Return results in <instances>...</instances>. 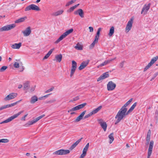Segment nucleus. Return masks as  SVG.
<instances>
[{"mask_svg": "<svg viewBox=\"0 0 158 158\" xmlns=\"http://www.w3.org/2000/svg\"><path fill=\"white\" fill-rule=\"evenodd\" d=\"M127 109H124L121 108L117 113L115 116V118L116 120L115 122V124L119 123L125 116L129 114L128 113Z\"/></svg>", "mask_w": 158, "mask_h": 158, "instance_id": "nucleus-1", "label": "nucleus"}, {"mask_svg": "<svg viewBox=\"0 0 158 158\" xmlns=\"http://www.w3.org/2000/svg\"><path fill=\"white\" fill-rule=\"evenodd\" d=\"M73 29L71 28L65 31L55 41V43L56 44H57L58 43L68 35L72 33L73 32Z\"/></svg>", "mask_w": 158, "mask_h": 158, "instance_id": "nucleus-2", "label": "nucleus"}, {"mask_svg": "<svg viewBox=\"0 0 158 158\" xmlns=\"http://www.w3.org/2000/svg\"><path fill=\"white\" fill-rule=\"evenodd\" d=\"M23 111L22 110L21 111L19 112H18V113L15 114L13 116L10 117L6 120L1 122L0 123L1 124L4 123H6L8 122H9L13 120L14 119H15V118L17 117L19 115H20L22 113H23Z\"/></svg>", "mask_w": 158, "mask_h": 158, "instance_id": "nucleus-3", "label": "nucleus"}, {"mask_svg": "<svg viewBox=\"0 0 158 158\" xmlns=\"http://www.w3.org/2000/svg\"><path fill=\"white\" fill-rule=\"evenodd\" d=\"M31 10L36 11H39L40 10L39 6L35 4H32L27 7L25 8V11H27Z\"/></svg>", "mask_w": 158, "mask_h": 158, "instance_id": "nucleus-4", "label": "nucleus"}, {"mask_svg": "<svg viewBox=\"0 0 158 158\" xmlns=\"http://www.w3.org/2000/svg\"><path fill=\"white\" fill-rule=\"evenodd\" d=\"M17 95L18 94L17 93H11L4 98V100L5 101H10L15 98L17 96Z\"/></svg>", "mask_w": 158, "mask_h": 158, "instance_id": "nucleus-5", "label": "nucleus"}, {"mask_svg": "<svg viewBox=\"0 0 158 158\" xmlns=\"http://www.w3.org/2000/svg\"><path fill=\"white\" fill-rule=\"evenodd\" d=\"M15 26V25L14 24L3 26L0 28V32L9 30L14 28Z\"/></svg>", "mask_w": 158, "mask_h": 158, "instance_id": "nucleus-6", "label": "nucleus"}, {"mask_svg": "<svg viewBox=\"0 0 158 158\" xmlns=\"http://www.w3.org/2000/svg\"><path fill=\"white\" fill-rule=\"evenodd\" d=\"M70 151L69 150L60 149L53 152V154L57 155H66L69 153Z\"/></svg>", "mask_w": 158, "mask_h": 158, "instance_id": "nucleus-7", "label": "nucleus"}, {"mask_svg": "<svg viewBox=\"0 0 158 158\" xmlns=\"http://www.w3.org/2000/svg\"><path fill=\"white\" fill-rule=\"evenodd\" d=\"M87 104L86 103H83V104L78 105L77 106H76L71 109L69 110H68V112H73L77 110H79L83 108Z\"/></svg>", "mask_w": 158, "mask_h": 158, "instance_id": "nucleus-8", "label": "nucleus"}, {"mask_svg": "<svg viewBox=\"0 0 158 158\" xmlns=\"http://www.w3.org/2000/svg\"><path fill=\"white\" fill-rule=\"evenodd\" d=\"M31 27H27L24 30L22 31V33L23 34L24 36H28L31 34Z\"/></svg>", "mask_w": 158, "mask_h": 158, "instance_id": "nucleus-9", "label": "nucleus"}, {"mask_svg": "<svg viewBox=\"0 0 158 158\" xmlns=\"http://www.w3.org/2000/svg\"><path fill=\"white\" fill-rule=\"evenodd\" d=\"M72 67L70 74V77H72L76 69L77 68V63L76 61L74 60L72 61Z\"/></svg>", "mask_w": 158, "mask_h": 158, "instance_id": "nucleus-10", "label": "nucleus"}, {"mask_svg": "<svg viewBox=\"0 0 158 158\" xmlns=\"http://www.w3.org/2000/svg\"><path fill=\"white\" fill-rule=\"evenodd\" d=\"M154 145V141L151 140L149 143V147L148 151V155L147 158H150V156L152 154V148Z\"/></svg>", "mask_w": 158, "mask_h": 158, "instance_id": "nucleus-11", "label": "nucleus"}, {"mask_svg": "<svg viewBox=\"0 0 158 158\" xmlns=\"http://www.w3.org/2000/svg\"><path fill=\"white\" fill-rule=\"evenodd\" d=\"M116 84L111 81H109L107 85V89L109 91H111L113 90L116 87Z\"/></svg>", "mask_w": 158, "mask_h": 158, "instance_id": "nucleus-12", "label": "nucleus"}, {"mask_svg": "<svg viewBox=\"0 0 158 158\" xmlns=\"http://www.w3.org/2000/svg\"><path fill=\"white\" fill-rule=\"evenodd\" d=\"M151 5V4L149 3L148 4H145L142 9L141 13L142 14L144 13V14H145L149 9Z\"/></svg>", "mask_w": 158, "mask_h": 158, "instance_id": "nucleus-13", "label": "nucleus"}, {"mask_svg": "<svg viewBox=\"0 0 158 158\" xmlns=\"http://www.w3.org/2000/svg\"><path fill=\"white\" fill-rule=\"evenodd\" d=\"M133 19L132 18L128 22L126 27V30L127 31V32H128L131 29L133 23Z\"/></svg>", "mask_w": 158, "mask_h": 158, "instance_id": "nucleus-14", "label": "nucleus"}, {"mask_svg": "<svg viewBox=\"0 0 158 158\" xmlns=\"http://www.w3.org/2000/svg\"><path fill=\"white\" fill-rule=\"evenodd\" d=\"M109 75L108 72L104 73L98 79L97 81H98L106 78H107L109 77Z\"/></svg>", "mask_w": 158, "mask_h": 158, "instance_id": "nucleus-15", "label": "nucleus"}, {"mask_svg": "<svg viewBox=\"0 0 158 158\" xmlns=\"http://www.w3.org/2000/svg\"><path fill=\"white\" fill-rule=\"evenodd\" d=\"M102 106H100L95 110H93L92 112H90L88 114V115L89 117L91 116L92 115L97 113L102 108Z\"/></svg>", "mask_w": 158, "mask_h": 158, "instance_id": "nucleus-16", "label": "nucleus"}, {"mask_svg": "<svg viewBox=\"0 0 158 158\" xmlns=\"http://www.w3.org/2000/svg\"><path fill=\"white\" fill-rule=\"evenodd\" d=\"M75 15H79L81 18L84 17V13L82 9H79L74 12Z\"/></svg>", "mask_w": 158, "mask_h": 158, "instance_id": "nucleus-17", "label": "nucleus"}, {"mask_svg": "<svg viewBox=\"0 0 158 158\" xmlns=\"http://www.w3.org/2000/svg\"><path fill=\"white\" fill-rule=\"evenodd\" d=\"M86 112V110H84L83 111L79 116L77 117L76 119L74 121V122H78L82 119Z\"/></svg>", "mask_w": 158, "mask_h": 158, "instance_id": "nucleus-18", "label": "nucleus"}, {"mask_svg": "<svg viewBox=\"0 0 158 158\" xmlns=\"http://www.w3.org/2000/svg\"><path fill=\"white\" fill-rule=\"evenodd\" d=\"M88 61H83L80 64L78 68L79 70H81L84 69L88 64Z\"/></svg>", "mask_w": 158, "mask_h": 158, "instance_id": "nucleus-19", "label": "nucleus"}, {"mask_svg": "<svg viewBox=\"0 0 158 158\" xmlns=\"http://www.w3.org/2000/svg\"><path fill=\"white\" fill-rule=\"evenodd\" d=\"M82 139V138L80 139L77 141H76L70 147V149L71 150H72L74 148H75L77 146L78 144V143L80 142L81 141Z\"/></svg>", "mask_w": 158, "mask_h": 158, "instance_id": "nucleus-20", "label": "nucleus"}, {"mask_svg": "<svg viewBox=\"0 0 158 158\" xmlns=\"http://www.w3.org/2000/svg\"><path fill=\"white\" fill-rule=\"evenodd\" d=\"M22 45L21 43H19L18 44L15 43L11 45V47L13 49H19Z\"/></svg>", "mask_w": 158, "mask_h": 158, "instance_id": "nucleus-21", "label": "nucleus"}, {"mask_svg": "<svg viewBox=\"0 0 158 158\" xmlns=\"http://www.w3.org/2000/svg\"><path fill=\"white\" fill-rule=\"evenodd\" d=\"M14 106H15V104L12 103L10 104L4 105L0 107V108L1 109V110H2L7 108L10 107Z\"/></svg>", "mask_w": 158, "mask_h": 158, "instance_id": "nucleus-22", "label": "nucleus"}, {"mask_svg": "<svg viewBox=\"0 0 158 158\" xmlns=\"http://www.w3.org/2000/svg\"><path fill=\"white\" fill-rule=\"evenodd\" d=\"M116 58V57H115L114 59H111L108 60L106 61H105L104 62H103L102 63L100 64L98 66V67H102V66H103L105 65H106V64H108V63H110L111 61H113V60L115 59Z\"/></svg>", "mask_w": 158, "mask_h": 158, "instance_id": "nucleus-23", "label": "nucleus"}, {"mask_svg": "<svg viewBox=\"0 0 158 158\" xmlns=\"http://www.w3.org/2000/svg\"><path fill=\"white\" fill-rule=\"evenodd\" d=\"M38 99L37 97L36 96L34 95L31 97L30 102L31 104H34L38 100Z\"/></svg>", "mask_w": 158, "mask_h": 158, "instance_id": "nucleus-24", "label": "nucleus"}, {"mask_svg": "<svg viewBox=\"0 0 158 158\" xmlns=\"http://www.w3.org/2000/svg\"><path fill=\"white\" fill-rule=\"evenodd\" d=\"M63 12L64 11L63 10H59L52 13V15L55 16H57L62 14Z\"/></svg>", "mask_w": 158, "mask_h": 158, "instance_id": "nucleus-25", "label": "nucleus"}, {"mask_svg": "<svg viewBox=\"0 0 158 158\" xmlns=\"http://www.w3.org/2000/svg\"><path fill=\"white\" fill-rule=\"evenodd\" d=\"M37 122L35 119L33 120L28 121L26 124H25V126L26 127H28L29 126L33 125L35 123H36Z\"/></svg>", "mask_w": 158, "mask_h": 158, "instance_id": "nucleus-26", "label": "nucleus"}, {"mask_svg": "<svg viewBox=\"0 0 158 158\" xmlns=\"http://www.w3.org/2000/svg\"><path fill=\"white\" fill-rule=\"evenodd\" d=\"M62 55L61 54L57 55L55 56V59L56 61L59 62H60L62 59Z\"/></svg>", "mask_w": 158, "mask_h": 158, "instance_id": "nucleus-27", "label": "nucleus"}, {"mask_svg": "<svg viewBox=\"0 0 158 158\" xmlns=\"http://www.w3.org/2000/svg\"><path fill=\"white\" fill-rule=\"evenodd\" d=\"M54 48L52 49H51L47 53V54L43 58L44 60L46 59H47L49 56L51 55V54L52 53L53 51L54 50Z\"/></svg>", "mask_w": 158, "mask_h": 158, "instance_id": "nucleus-28", "label": "nucleus"}, {"mask_svg": "<svg viewBox=\"0 0 158 158\" xmlns=\"http://www.w3.org/2000/svg\"><path fill=\"white\" fill-rule=\"evenodd\" d=\"M26 17H23L15 21V23H18L21 22H23L26 19H27Z\"/></svg>", "mask_w": 158, "mask_h": 158, "instance_id": "nucleus-29", "label": "nucleus"}, {"mask_svg": "<svg viewBox=\"0 0 158 158\" xmlns=\"http://www.w3.org/2000/svg\"><path fill=\"white\" fill-rule=\"evenodd\" d=\"M24 89V90L27 89L30 87V82L29 81H26L23 84Z\"/></svg>", "mask_w": 158, "mask_h": 158, "instance_id": "nucleus-30", "label": "nucleus"}, {"mask_svg": "<svg viewBox=\"0 0 158 158\" xmlns=\"http://www.w3.org/2000/svg\"><path fill=\"white\" fill-rule=\"evenodd\" d=\"M114 27L113 26L111 27L110 29L109 32L108 34V35L109 36L111 37L113 35L114 31Z\"/></svg>", "mask_w": 158, "mask_h": 158, "instance_id": "nucleus-31", "label": "nucleus"}, {"mask_svg": "<svg viewBox=\"0 0 158 158\" xmlns=\"http://www.w3.org/2000/svg\"><path fill=\"white\" fill-rule=\"evenodd\" d=\"M133 98H131L128 101H127L122 108L124 109H127L126 107L130 104V103L132 101Z\"/></svg>", "mask_w": 158, "mask_h": 158, "instance_id": "nucleus-32", "label": "nucleus"}, {"mask_svg": "<svg viewBox=\"0 0 158 158\" xmlns=\"http://www.w3.org/2000/svg\"><path fill=\"white\" fill-rule=\"evenodd\" d=\"M137 105V102H135L131 107V108L129 109L127 111L128 113H129V114L130 112H132V110H134V109L135 108V107L136 106V105Z\"/></svg>", "mask_w": 158, "mask_h": 158, "instance_id": "nucleus-33", "label": "nucleus"}, {"mask_svg": "<svg viewBox=\"0 0 158 158\" xmlns=\"http://www.w3.org/2000/svg\"><path fill=\"white\" fill-rule=\"evenodd\" d=\"M109 138L110 139V141L109 142L110 143H112L113 141L114 140V134L113 133H111L110 135H109L108 136Z\"/></svg>", "mask_w": 158, "mask_h": 158, "instance_id": "nucleus-34", "label": "nucleus"}, {"mask_svg": "<svg viewBox=\"0 0 158 158\" xmlns=\"http://www.w3.org/2000/svg\"><path fill=\"white\" fill-rule=\"evenodd\" d=\"M100 125L102 127L104 131H105L106 130L107 127L106 123L104 122L103 123H101V124Z\"/></svg>", "mask_w": 158, "mask_h": 158, "instance_id": "nucleus-35", "label": "nucleus"}, {"mask_svg": "<svg viewBox=\"0 0 158 158\" xmlns=\"http://www.w3.org/2000/svg\"><path fill=\"white\" fill-rule=\"evenodd\" d=\"M75 48L76 49L81 50H82V46L79 43H77L75 47Z\"/></svg>", "mask_w": 158, "mask_h": 158, "instance_id": "nucleus-36", "label": "nucleus"}, {"mask_svg": "<svg viewBox=\"0 0 158 158\" xmlns=\"http://www.w3.org/2000/svg\"><path fill=\"white\" fill-rule=\"evenodd\" d=\"M158 59V56H156L152 59L150 63L152 65Z\"/></svg>", "mask_w": 158, "mask_h": 158, "instance_id": "nucleus-37", "label": "nucleus"}, {"mask_svg": "<svg viewBox=\"0 0 158 158\" xmlns=\"http://www.w3.org/2000/svg\"><path fill=\"white\" fill-rule=\"evenodd\" d=\"M79 5V4H78L73 6L70 7L69 10H68V11L69 12H71L72 11L75 9Z\"/></svg>", "mask_w": 158, "mask_h": 158, "instance_id": "nucleus-38", "label": "nucleus"}, {"mask_svg": "<svg viewBox=\"0 0 158 158\" xmlns=\"http://www.w3.org/2000/svg\"><path fill=\"white\" fill-rule=\"evenodd\" d=\"M150 135H151V131L150 130H149L147 135V136L146 138V141H150Z\"/></svg>", "mask_w": 158, "mask_h": 158, "instance_id": "nucleus-39", "label": "nucleus"}, {"mask_svg": "<svg viewBox=\"0 0 158 158\" xmlns=\"http://www.w3.org/2000/svg\"><path fill=\"white\" fill-rule=\"evenodd\" d=\"M77 0H72L70 2H68L65 5L66 6H68L72 4L73 3H74L76 2Z\"/></svg>", "mask_w": 158, "mask_h": 158, "instance_id": "nucleus-40", "label": "nucleus"}, {"mask_svg": "<svg viewBox=\"0 0 158 158\" xmlns=\"http://www.w3.org/2000/svg\"><path fill=\"white\" fill-rule=\"evenodd\" d=\"M45 115L44 114H43L41 115H40L36 118H35L36 121L37 122L38 121H39L40 119L44 117Z\"/></svg>", "mask_w": 158, "mask_h": 158, "instance_id": "nucleus-41", "label": "nucleus"}, {"mask_svg": "<svg viewBox=\"0 0 158 158\" xmlns=\"http://www.w3.org/2000/svg\"><path fill=\"white\" fill-rule=\"evenodd\" d=\"M56 99H53L48 101L46 102V103L51 104L56 101Z\"/></svg>", "mask_w": 158, "mask_h": 158, "instance_id": "nucleus-42", "label": "nucleus"}, {"mask_svg": "<svg viewBox=\"0 0 158 158\" xmlns=\"http://www.w3.org/2000/svg\"><path fill=\"white\" fill-rule=\"evenodd\" d=\"M152 65V64H151L150 63H149L148 65L146 66L145 68L144 69V71H146L147 69H148Z\"/></svg>", "mask_w": 158, "mask_h": 158, "instance_id": "nucleus-43", "label": "nucleus"}, {"mask_svg": "<svg viewBox=\"0 0 158 158\" xmlns=\"http://www.w3.org/2000/svg\"><path fill=\"white\" fill-rule=\"evenodd\" d=\"M152 65V64H151L150 63H149L148 65L146 66L145 68L144 69V71H146L147 69H148Z\"/></svg>", "mask_w": 158, "mask_h": 158, "instance_id": "nucleus-44", "label": "nucleus"}, {"mask_svg": "<svg viewBox=\"0 0 158 158\" xmlns=\"http://www.w3.org/2000/svg\"><path fill=\"white\" fill-rule=\"evenodd\" d=\"M152 65V64H151L150 63H149L148 65L146 66L145 68L144 69V71H146L147 69H148Z\"/></svg>", "mask_w": 158, "mask_h": 158, "instance_id": "nucleus-45", "label": "nucleus"}, {"mask_svg": "<svg viewBox=\"0 0 158 158\" xmlns=\"http://www.w3.org/2000/svg\"><path fill=\"white\" fill-rule=\"evenodd\" d=\"M152 65V64H151L150 63H149L148 65L146 66L145 68L144 69V71H146L147 69H148Z\"/></svg>", "mask_w": 158, "mask_h": 158, "instance_id": "nucleus-46", "label": "nucleus"}, {"mask_svg": "<svg viewBox=\"0 0 158 158\" xmlns=\"http://www.w3.org/2000/svg\"><path fill=\"white\" fill-rule=\"evenodd\" d=\"M7 68V67L6 66H3L0 69V71L1 72L4 71Z\"/></svg>", "mask_w": 158, "mask_h": 158, "instance_id": "nucleus-47", "label": "nucleus"}, {"mask_svg": "<svg viewBox=\"0 0 158 158\" xmlns=\"http://www.w3.org/2000/svg\"><path fill=\"white\" fill-rule=\"evenodd\" d=\"M54 89V87H52L51 88L49 89L46 90L45 91V93H49V92L52 91Z\"/></svg>", "mask_w": 158, "mask_h": 158, "instance_id": "nucleus-48", "label": "nucleus"}, {"mask_svg": "<svg viewBox=\"0 0 158 158\" xmlns=\"http://www.w3.org/2000/svg\"><path fill=\"white\" fill-rule=\"evenodd\" d=\"M35 85L31 86V88L30 89L29 91L30 92H31L33 91L35 89Z\"/></svg>", "mask_w": 158, "mask_h": 158, "instance_id": "nucleus-49", "label": "nucleus"}, {"mask_svg": "<svg viewBox=\"0 0 158 158\" xmlns=\"http://www.w3.org/2000/svg\"><path fill=\"white\" fill-rule=\"evenodd\" d=\"M14 66L15 68H18L19 66V64L18 63L15 62L14 64Z\"/></svg>", "mask_w": 158, "mask_h": 158, "instance_id": "nucleus-50", "label": "nucleus"}, {"mask_svg": "<svg viewBox=\"0 0 158 158\" xmlns=\"http://www.w3.org/2000/svg\"><path fill=\"white\" fill-rule=\"evenodd\" d=\"M2 143H7L9 142V140L7 139H2Z\"/></svg>", "mask_w": 158, "mask_h": 158, "instance_id": "nucleus-51", "label": "nucleus"}, {"mask_svg": "<svg viewBox=\"0 0 158 158\" xmlns=\"http://www.w3.org/2000/svg\"><path fill=\"white\" fill-rule=\"evenodd\" d=\"M101 28H98L96 35L99 36L100 32L101 31Z\"/></svg>", "mask_w": 158, "mask_h": 158, "instance_id": "nucleus-52", "label": "nucleus"}, {"mask_svg": "<svg viewBox=\"0 0 158 158\" xmlns=\"http://www.w3.org/2000/svg\"><path fill=\"white\" fill-rule=\"evenodd\" d=\"M124 62L125 61H123L120 63L119 64V67L120 68H122L123 67Z\"/></svg>", "mask_w": 158, "mask_h": 158, "instance_id": "nucleus-53", "label": "nucleus"}, {"mask_svg": "<svg viewBox=\"0 0 158 158\" xmlns=\"http://www.w3.org/2000/svg\"><path fill=\"white\" fill-rule=\"evenodd\" d=\"M95 45V44L93 42L90 45V48H92Z\"/></svg>", "mask_w": 158, "mask_h": 158, "instance_id": "nucleus-54", "label": "nucleus"}, {"mask_svg": "<svg viewBox=\"0 0 158 158\" xmlns=\"http://www.w3.org/2000/svg\"><path fill=\"white\" fill-rule=\"evenodd\" d=\"M86 154L82 153L80 156L79 158H84L86 156Z\"/></svg>", "mask_w": 158, "mask_h": 158, "instance_id": "nucleus-55", "label": "nucleus"}, {"mask_svg": "<svg viewBox=\"0 0 158 158\" xmlns=\"http://www.w3.org/2000/svg\"><path fill=\"white\" fill-rule=\"evenodd\" d=\"M28 114H25L23 117H22L21 118V120H25L26 117L27 116Z\"/></svg>", "mask_w": 158, "mask_h": 158, "instance_id": "nucleus-56", "label": "nucleus"}, {"mask_svg": "<svg viewBox=\"0 0 158 158\" xmlns=\"http://www.w3.org/2000/svg\"><path fill=\"white\" fill-rule=\"evenodd\" d=\"M99 36L96 35L94 40L95 41H98Z\"/></svg>", "mask_w": 158, "mask_h": 158, "instance_id": "nucleus-57", "label": "nucleus"}, {"mask_svg": "<svg viewBox=\"0 0 158 158\" xmlns=\"http://www.w3.org/2000/svg\"><path fill=\"white\" fill-rule=\"evenodd\" d=\"M99 36L96 35L94 40L95 41H98Z\"/></svg>", "mask_w": 158, "mask_h": 158, "instance_id": "nucleus-58", "label": "nucleus"}, {"mask_svg": "<svg viewBox=\"0 0 158 158\" xmlns=\"http://www.w3.org/2000/svg\"><path fill=\"white\" fill-rule=\"evenodd\" d=\"M89 31L90 32H93V31L94 29H93V27H89Z\"/></svg>", "mask_w": 158, "mask_h": 158, "instance_id": "nucleus-59", "label": "nucleus"}, {"mask_svg": "<svg viewBox=\"0 0 158 158\" xmlns=\"http://www.w3.org/2000/svg\"><path fill=\"white\" fill-rule=\"evenodd\" d=\"M87 150L84 148L83 150L82 153H83L84 154H86V152H87Z\"/></svg>", "mask_w": 158, "mask_h": 158, "instance_id": "nucleus-60", "label": "nucleus"}, {"mask_svg": "<svg viewBox=\"0 0 158 158\" xmlns=\"http://www.w3.org/2000/svg\"><path fill=\"white\" fill-rule=\"evenodd\" d=\"M98 122L100 124V125L101 124V123H103V122L102 120V119L98 120Z\"/></svg>", "mask_w": 158, "mask_h": 158, "instance_id": "nucleus-61", "label": "nucleus"}, {"mask_svg": "<svg viewBox=\"0 0 158 158\" xmlns=\"http://www.w3.org/2000/svg\"><path fill=\"white\" fill-rule=\"evenodd\" d=\"M22 101V100L21 99L20 100H19L16 102H15L14 103H13V104H15V105H16L18 103H19V102H20L21 101Z\"/></svg>", "mask_w": 158, "mask_h": 158, "instance_id": "nucleus-62", "label": "nucleus"}, {"mask_svg": "<svg viewBox=\"0 0 158 158\" xmlns=\"http://www.w3.org/2000/svg\"><path fill=\"white\" fill-rule=\"evenodd\" d=\"M158 75V73L156 72L154 74L153 76H154V77H156Z\"/></svg>", "mask_w": 158, "mask_h": 158, "instance_id": "nucleus-63", "label": "nucleus"}, {"mask_svg": "<svg viewBox=\"0 0 158 158\" xmlns=\"http://www.w3.org/2000/svg\"><path fill=\"white\" fill-rule=\"evenodd\" d=\"M51 94H48L47 95H46L43 96V98H47L49 96V95H50Z\"/></svg>", "mask_w": 158, "mask_h": 158, "instance_id": "nucleus-64", "label": "nucleus"}]
</instances>
